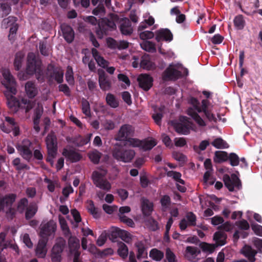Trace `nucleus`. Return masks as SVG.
Returning <instances> with one entry per match:
<instances>
[{"mask_svg": "<svg viewBox=\"0 0 262 262\" xmlns=\"http://www.w3.org/2000/svg\"><path fill=\"white\" fill-rule=\"evenodd\" d=\"M118 254L123 259L126 258L127 257L128 254V247L124 243L122 242H118Z\"/></svg>", "mask_w": 262, "mask_h": 262, "instance_id": "nucleus-36", "label": "nucleus"}, {"mask_svg": "<svg viewBox=\"0 0 262 262\" xmlns=\"http://www.w3.org/2000/svg\"><path fill=\"white\" fill-rule=\"evenodd\" d=\"M24 55L20 53H16L14 61L15 69L17 71L20 70L21 67Z\"/></svg>", "mask_w": 262, "mask_h": 262, "instance_id": "nucleus-54", "label": "nucleus"}, {"mask_svg": "<svg viewBox=\"0 0 262 262\" xmlns=\"http://www.w3.org/2000/svg\"><path fill=\"white\" fill-rule=\"evenodd\" d=\"M66 246V241L61 239L58 241L53 247L51 258L52 262H61V254Z\"/></svg>", "mask_w": 262, "mask_h": 262, "instance_id": "nucleus-11", "label": "nucleus"}, {"mask_svg": "<svg viewBox=\"0 0 262 262\" xmlns=\"http://www.w3.org/2000/svg\"><path fill=\"white\" fill-rule=\"evenodd\" d=\"M57 225L53 220H50L47 222L43 221L41 223L39 229V236L42 239H47L49 241L50 236H54L56 230Z\"/></svg>", "mask_w": 262, "mask_h": 262, "instance_id": "nucleus-7", "label": "nucleus"}, {"mask_svg": "<svg viewBox=\"0 0 262 262\" xmlns=\"http://www.w3.org/2000/svg\"><path fill=\"white\" fill-rule=\"evenodd\" d=\"M141 210L144 216H149L154 210V204L147 199H142Z\"/></svg>", "mask_w": 262, "mask_h": 262, "instance_id": "nucleus-21", "label": "nucleus"}, {"mask_svg": "<svg viewBox=\"0 0 262 262\" xmlns=\"http://www.w3.org/2000/svg\"><path fill=\"white\" fill-rule=\"evenodd\" d=\"M200 247L203 252L209 253H213L217 247L215 244H210L205 242L201 243Z\"/></svg>", "mask_w": 262, "mask_h": 262, "instance_id": "nucleus-43", "label": "nucleus"}, {"mask_svg": "<svg viewBox=\"0 0 262 262\" xmlns=\"http://www.w3.org/2000/svg\"><path fill=\"white\" fill-rule=\"evenodd\" d=\"M39 51L40 53L45 56H48L50 54L49 49L47 47V42L44 41H40L39 42Z\"/></svg>", "mask_w": 262, "mask_h": 262, "instance_id": "nucleus-59", "label": "nucleus"}, {"mask_svg": "<svg viewBox=\"0 0 262 262\" xmlns=\"http://www.w3.org/2000/svg\"><path fill=\"white\" fill-rule=\"evenodd\" d=\"M48 242L47 239L40 238L36 248V254L39 258H44L47 253V245Z\"/></svg>", "mask_w": 262, "mask_h": 262, "instance_id": "nucleus-22", "label": "nucleus"}, {"mask_svg": "<svg viewBox=\"0 0 262 262\" xmlns=\"http://www.w3.org/2000/svg\"><path fill=\"white\" fill-rule=\"evenodd\" d=\"M135 247L137 248V258L140 259L143 257V255L146 250L144 243L142 241H138L135 244Z\"/></svg>", "mask_w": 262, "mask_h": 262, "instance_id": "nucleus-44", "label": "nucleus"}, {"mask_svg": "<svg viewBox=\"0 0 262 262\" xmlns=\"http://www.w3.org/2000/svg\"><path fill=\"white\" fill-rule=\"evenodd\" d=\"M185 252V257L189 260H192L201 253L197 247L192 246H187Z\"/></svg>", "mask_w": 262, "mask_h": 262, "instance_id": "nucleus-31", "label": "nucleus"}, {"mask_svg": "<svg viewBox=\"0 0 262 262\" xmlns=\"http://www.w3.org/2000/svg\"><path fill=\"white\" fill-rule=\"evenodd\" d=\"M41 64V61L36 58L34 53H29L27 56V74L30 75L36 74V79L39 80L40 76L42 75Z\"/></svg>", "mask_w": 262, "mask_h": 262, "instance_id": "nucleus-3", "label": "nucleus"}, {"mask_svg": "<svg viewBox=\"0 0 262 262\" xmlns=\"http://www.w3.org/2000/svg\"><path fill=\"white\" fill-rule=\"evenodd\" d=\"M211 145L217 149H226L229 147V144L222 138L215 139L211 143Z\"/></svg>", "mask_w": 262, "mask_h": 262, "instance_id": "nucleus-35", "label": "nucleus"}, {"mask_svg": "<svg viewBox=\"0 0 262 262\" xmlns=\"http://www.w3.org/2000/svg\"><path fill=\"white\" fill-rule=\"evenodd\" d=\"M102 154L97 149H94L89 152L88 157L90 160L95 164H98L101 158Z\"/></svg>", "mask_w": 262, "mask_h": 262, "instance_id": "nucleus-38", "label": "nucleus"}, {"mask_svg": "<svg viewBox=\"0 0 262 262\" xmlns=\"http://www.w3.org/2000/svg\"><path fill=\"white\" fill-rule=\"evenodd\" d=\"M7 104L10 111L13 113L17 112L19 108H23L21 101H19L13 96L7 98Z\"/></svg>", "mask_w": 262, "mask_h": 262, "instance_id": "nucleus-26", "label": "nucleus"}, {"mask_svg": "<svg viewBox=\"0 0 262 262\" xmlns=\"http://www.w3.org/2000/svg\"><path fill=\"white\" fill-rule=\"evenodd\" d=\"M149 256L156 261H161L164 256V252L156 248L152 249L149 252Z\"/></svg>", "mask_w": 262, "mask_h": 262, "instance_id": "nucleus-37", "label": "nucleus"}, {"mask_svg": "<svg viewBox=\"0 0 262 262\" xmlns=\"http://www.w3.org/2000/svg\"><path fill=\"white\" fill-rule=\"evenodd\" d=\"M241 253L247 257L249 262L256 261L255 256L257 252L253 249L251 246L245 245L241 250Z\"/></svg>", "mask_w": 262, "mask_h": 262, "instance_id": "nucleus-19", "label": "nucleus"}, {"mask_svg": "<svg viewBox=\"0 0 262 262\" xmlns=\"http://www.w3.org/2000/svg\"><path fill=\"white\" fill-rule=\"evenodd\" d=\"M60 70L59 68H56L54 65L49 64L47 67V72L49 77L50 78H53Z\"/></svg>", "mask_w": 262, "mask_h": 262, "instance_id": "nucleus-60", "label": "nucleus"}, {"mask_svg": "<svg viewBox=\"0 0 262 262\" xmlns=\"http://www.w3.org/2000/svg\"><path fill=\"white\" fill-rule=\"evenodd\" d=\"M17 19L16 17L10 16L7 18H4L2 21V26L4 27L7 28L8 27L13 26V25H14L15 24H17L16 23Z\"/></svg>", "mask_w": 262, "mask_h": 262, "instance_id": "nucleus-48", "label": "nucleus"}, {"mask_svg": "<svg viewBox=\"0 0 262 262\" xmlns=\"http://www.w3.org/2000/svg\"><path fill=\"white\" fill-rule=\"evenodd\" d=\"M134 129L132 125L124 124L120 127L116 137L118 141H127V138L134 133Z\"/></svg>", "mask_w": 262, "mask_h": 262, "instance_id": "nucleus-15", "label": "nucleus"}, {"mask_svg": "<svg viewBox=\"0 0 262 262\" xmlns=\"http://www.w3.org/2000/svg\"><path fill=\"white\" fill-rule=\"evenodd\" d=\"M98 82L100 89L103 91H108L112 88L110 78L102 70L98 71Z\"/></svg>", "mask_w": 262, "mask_h": 262, "instance_id": "nucleus-13", "label": "nucleus"}, {"mask_svg": "<svg viewBox=\"0 0 262 262\" xmlns=\"http://www.w3.org/2000/svg\"><path fill=\"white\" fill-rule=\"evenodd\" d=\"M182 76L181 72L174 69L171 65L166 69L162 75L164 81L176 80Z\"/></svg>", "mask_w": 262, "mask_h": 262, "instance_id": "nucleus-12", "label": "nucleus"}, {"mask_svg": "<svg viewBox=\"0 0 262 262\" xmlns=\"http://www.w3.org/2000/svg\"><path fill=\"white\" fill-rule=\"evenodd\" d=\"M38 210V206L36 203L31 202L26 208L25 212V219L30 220L34 217Z\"/></svg>", "mask_w": 262, "mask_h": 262, "instance_id": "nucleus-29", "label": "nucleus"}, {"mask_svg": "<svg viewBox=\"0 0 262 262\" xmlns=\"http://www.w3.org/2000/svg\"><path fill=\"white\" fill-rule=\"evenodd\" d=\"M157 145V142L155 139L151 140H143L142 141L141 149L144 151L151 150L154 147Z\"/></svg>", "mask_w": 262, "mask_h": 262, "instance_id": "nucleus-40", "label": "nucleus"}, {"mask_svg": "<svg viewBox=\"0 0 262 262\" xmlns=\"http://www.w3.org/2000/svg\"><path fill=\"white\" fill-rule=\"evenodd\" d=\"M120 232V238L126 243H130L132 241V235L127 231L122 230Z\"/></svg>", "mask_w": 262, "mask_h": 262, "instance_id": "nucleus-58", "label": "nucleus"}, {"mask_svg": "<svg viewBox=\"0 0 262 262\" xmlns=\"http://www.w3.org/2000/svg\"><path fill=\"white\" fill-rule=\"evenodd\" d=\"M16 199V195L14 193H9L0 198V212L4 210L5 206L13 204Z\"/></svg>", "mask_w": 262, "mask_h": 262, "instance_id": "nucleus-24", "label": "nucleus"}, {"mask_svg": "<svg viewBox=\"0 0 262 262\" xmlns=\"http://www.w3.org/2000/svg\"><path fill=\"white\" fill-rule=\"evenodd\" d=\"M93 6H97L95 9H93L92 13L94 15H98L99 14H103L105 13V9L104 8V0H90Z\"/></svg>", "mask_w": 262, "mask_h": 262, "instance_id": "nucleus-27", "label": "nucleus"}, {"mask_svg": "<svg viewBox=\"0 0 262 262\" xmlns=\"http://www.w3.org/2000/svg\"><path fill=\"white\" fill-rule=\"evenodd\" d=\"M48 150V156L46 161L52 166L54 164V159L57 154V139L55 136L48 135L46 140Z\"/></svg>", "mask_w": 262, "mask_h": 262, "instance_id": "nucleus-5", "label": "nucleus"}, {"mask_svg": "<svg viewBox=\"0 0 262 262\" xmlns=\"http://www.w3.org/2000/svg\"><path fill=\"white\" fill-rule=\"evenodd\" d=\"M134 150L126 148L120 144H116L112 150L113 157L118 161L124 163L130 162L134 158Z\"/></svg>", "mask_w": 262, "mask_h": 262, "instance_id": "nucleus-2", "label": "nucleus"}, {"mask_svg": "<svg viewBox=\"0 0 262 262\" xmlns=\"http://www.w3.org/2000/svg\"><path fill=\"white\" fill-rule=\"evenodd\" d=\"M227 235L223 232L217 231L213 235V240L215 242V245L222 246L226 244Z\"/></svg>", "mask_w": 262, "mask_h": 262, "instance_id": "nucleus-30", "label": "nucleus"}, {"mask_svg": "<svg viewBox=\"0 0 262 262\" xmlns=\"http://www.w3.org/2000/svg\"><path fill=\"white\" fill-rule=\"evenodd\" d=\"M235 225L241 230H248L250 228L249 224L244 219L236 222Z\"/></svg>", "mask_w": 262, "mask_h": 262, "instance_id": "nucleus-62", "label": "nucleus"}, {"mask_svg": "<svg viewBox=\"0 0 262 262\" xmlns=\"http://www.w3.org/2000/svg\"><path fill=\"white\" fill-rule=\"evenodd\" d=\"M196 221V215L192 212H188L186 215V219H182L180 222L179 226L180 229L184 230L188 226H195Z\"/></svg>", "mask_w": 262, "mask_h": 262, "instance_id": "nucleus-14", "label": "nucleus"}, {"mask_svg": "<svg viewBox=\"0 0 262 262\" xmlns=\"http://www.w3.org/2000/svg\"><path fill=\"white\" fill-rule=\"evenodd\" d=\"M228 161L232 166H236L239 164V158L235 153L231 152L228 155Z\"/></svg>", "mask_w": 262, "mask_h": 262, "instance_id": "nucleus-51", "label": "nucleus"}, {"mask_svg": "<svg viewBox=\"0 0 262 262\" xmlns=\"http://www.w3.org/2000/svg\"><path fill=\"white\" fill-rule=\"evenodd\" d=\"M164 106L159 108V112H155L152 115V117L156 123L158 125H161L162 118H163V111Z\"/></svg>", "mask_w": 262, "mask_h": 262, "instance_id": "nucleus-55", "label": "nucleus"}, {"mask_svg": "<svg viewBox=\"0 0 262 262\" xmlns=\"http://www.w3.org/2000/svg\"><path fill=\"white\" fill-rule=\"evenodd\" d=\"M167 176L169 177H172L176 182L181 184H185V181L181 178L182 174L179 172L172 170L169 171L167 172Z\"/></svg>", "mask_w": 262, "mask_h": 262, "instance_id": "nucleus-47", "label": "nucleus"}, {"mask_svg": "<svg viewBox=\"0 0 262 262\" xmlns=\"http://www.w3.org/2000/svg\"><path fill=\"white\" fill-rule=\"evenodd\" d=\"M119 20L117 14L112 13L109 18H102L97 20L93 16H89L86 18V21L90 24L96 26V34L99 39H102L104 35H106L109 31L116 28V21Z\"/></svg>", "mask_w": 262, "mask_h": 262, "instance_id": "nucleus-1", "label": "nucleus"}, {"mask_svg": "<svg viewBox=\"0 0 262 262\" xmlns=\"http://www.w3.org/2000/svg\"><path fill=\"white\" fill-rule=\"evenodd\" d=\"M89 205L87 206L88 212L91 214L95 219H99L100 217V213L98 209L95 207L94 202L92 200L88 201Z\"/></svg>", "mask_w": 262, "mask_h": 262, "instance_id": "nucleus-39", "label": "nucleus"}, {"mask_svg": "<svg viewBox=\"0 0 262 262\" xmlns=\"http://www.w3.org/2000/svg\"><path fill=\"white\" fill-rule=\"evenodd\" d=\"M5 121L9 124L8 126L13 130L14 136H18L19 134V128L14 119L7 116L5 117Z\"/></svg>", "mask_w": 262, "mask_h": 262, "instance_id": "nucleus-33", "label": "nucleus"}, {"mask_svg": "<svg viewBox=\"0 0 262 262\" xmlns=\"http://www.w3.org/2000/svg\"><path fill=\"white\" fill-rule=\"evenodd\" d=\"M233 23L235 27L238 30H242L246 25L245 20L242 15H238L236 16L233 20Z\"/></svg>", "mask_w": 262, "mask_h": 262, "instance_id": "nucleus-41", "label": "nucleus"}, {"mask_svg": "<svg viewBox=\"0 0 262 262\" xmlns=\"http://www.w3.org/2000/svg\"><path fill=\"white\" fill-rule=\"evenodd\" d=\"M62 155L71 162H76L80 160L81 156L78 152L73 149L63 148Z\"/></svg>", "mask_w": 262, "mask_h": 262, "instance_id": "nucleus-25", "label": "nucleus"}, {"mask_svg": "<svg viewBox=\"0 0 262 262\" xmlns=\"http://www.w3.org/2000/svg\"><path fill=\"white\" fill-rule=\"evenodd\" d=\"M228 154L225 151L218 150L214 152V161L216 163H221L228 161Z\"/></svg>", "mask_w": 262, "mask_h": 262, "instance_id": "nucleus-32", "label": "nucleus"}, {"mask_svg": "<svg viewBox=\"0 0 262 262\" xmlns=\"http://www.w3.org/2000/svg\"><path fill=\"white\" fill-rule=\"evenodd\" d=\"M0 8V17L2 18L7 16L11 11V7L7 3L1 4Z\"/></svg>", "mask_w": 262, "mask_h": 262, "instance_id": "nucleus-49", "label": "nucleus"}, {"mask_svg": "<svg viewBox=\"0 0 262 262\" xmlns=\"http://www.w3.org/2000/svg\"><path fill=\"white\" fill-rule=\"evenodd\" d=\"M21 105L23 108L25 109L26 113H28L34 106V102L26 98L21 99Z\"/></svg>", "mask_w": 262, "mask_h": 262, "instance_id": "nucleus-52", "label": "nucleus"}, {"mask_svg": "<svg viewBox=\"0 0 262 262\" xmlns=\"http://www.w3.org/2000/svg\"><path fill=\"white\" fill-rule=\"evenodd\" d=\"M13 204L8 206H5V208H8V210L6 212V215L8 219L13 220L16 214V210L15 208L12 207Z\"/></svg>", "mask_w": 262, "mask_h": 262, "instance_id": "nucleus-61", "label": "nucleus"}, {"mask_svg": "<svg viewBox=\"0 0 262 262\" xmlns=\"http://www.w3.org/2000/svg\"><path fill=\"white\" fill-rule=\"evenodd\" d=\"M121 229L119 228H115L113 229L110 234L108 235L109 238L113 242H117V239L118 237H120V232Z\"/></svg>", "mask_w": 262, "mask_h": 262, "instance_id": "nucleus-57", "label": "nucleus"}, {"mask_svg": "<svg viewBox=\"0 0 262 262\" xmlns=\"http://www.w3.org/2000/svg\"><path fill=\"white\" fill-rule=\"evenodd\" d=\"M141 47L144 50L153 53L156 51L155 44L150 41L144 40L140 43Z\"/></svg>", "mask_w": 262, "mask_h": 262, "instance_id": "nucleus-42", "label": "nucleus"}, {"mask_svg": "<svg viewBox=\"0 0 262 262\" xmlns=\"http://www.w3.org/2000/svg\"><path fill=\"white\" fill-rule=\"evenodd\" d=\"M190 103L193 105V108L189 107L187 110V114L191 117L195 122L200 126H206V123L204 120L200 117L196 112L198 111L200 105L199 100L194 97L191 98Z\"/></svg>", "mask_w": 262, "mask_h": 262, "instance_id": "nucleus-9", "label": "nucleus"}, {"mask_svg": "<svg viewBox=\"0 0 262 262\" xmlns=\"http://www.w3.org/2000/svg\"><path fill=\"white\" fill-rule=\"evenodd\" d=\"M81 108L82 113L86 116L90 117L91 110L89 102L85 98L81 99Z\"/></svg>", "mask_w": 262, "mask_h": 262, "instance_id": "nucleus-46", "label": "nucleus"}, {"mask_svg": "<svg viewBox=\"0 0 262 262\" xmlns=\"http://www.w3.org/2000/svg\"><path fill=\"white\" fill-rule=\"evenodd\" d=\"M165 262L167 260L168 262H177L178 260L175 254L169 248H167L165 250Z\"/></svg>", "mask_w": 262, "mask_h": 262, "instance_id": "nucleus-50", "label": "nucleus"}, {"mask_svg": "<svg viewBox=\"0 0 262 262\" xmlns=\"http://www.w3.org/2000/svg\"><path fill=\"white\" fill-rule=\"evenodd\" d=\"M62 36L68 43H71L74 39L75 33L73 28L69 25L63 23L60 25Z\"/></svg>", "mask_w": 262, "mask_h": 262, "instance_id": "nucleus-17", "label": "nucleus"}, {"mask_svg": "<svg viewBox=\"0 0 262 262\" xmlns=\"http://www.w3.org/2000/svg\"><path fill=\"white\" fill-rule=\"evenodd\" d=\"M106 173V170H104L103 172L94 171L92 173V179L96 187L106 191H108L111 189V184L107 180L103 178Z\"/></svg>", "mask_w": 262, "mask_h": 262, "instance_id": "nucleus-8", "label": "nucleus"}, {"mask_svg": "<svg viewBox=\"0 0 262 262\" xmlns=\"http://www.w3.org/2000/svg\"><path fill=\"white\" fill-rule=\"evenodd\" d=\"M106 104L112 108H117L119 105V102L115 96L111 93H108L105 98Z\"/></svg>", "mask_w": 262, "mask_h": 262, "instance_id": "nucleus-34", "label": "nucleus"}, {"mask_svg": "<svg viewBox=\"0 0 262 262\" xmlns=\"http://www.w3.org/2000/svg\"><path fill=\"white\" fill-rule=\"evenodd\" d=\"M66 79L70 85H73L74 83V79L72 69L68 67V70L66 73Z\"/></svg>", "mask_w": 262, "mask_h": 262, "instance_id": "nucleus-63", "label": "nucleus"}, {"mask_svg": "<svg viewBox=\"0 0 262 262\" xmlns=\"http://www.w3.org/2000/svg\"><path fill=\"white\" fill-rule=\"evenodd\" d=\"M19 155L28 162H30L33 157L32 143L28 139H24L21 143L16 145Z\"/></svg>", "mask_w": 262, "mask_h": 262, "instance_id": "nucleus-6", "label": "nucleus"}, {"mask_svg": "<svg viewBox=\"0 0 262 262\" xmlns=\"http://www.w3.org/2000/svg\"><path fill=\"white\" fill-rule=\"evenodd\" d=\"M18 25L15 24L11 26L9 31V34L8 35L9 40L13 41L15 39V35L18 30Z\"/></svg>", "mask_w": 262, "mask_h": 262, "instance_id": "nucleus-64", "label": "nucleus"}, {"mask_svg": "<svg viewBox=\"0 0 262 262\" xmlns=\"http://www.w3.org/2000/svg\"><path fill=\"white\" fill-rule=\"evenodd\" d=\"M223 181L225 186L230 191H233L234 187H236L238 189L242 188L241 181L235 173H232L231 177L227 174H224Z\"/></svg>", "mask_w": 262, "mask_h": 262, "instance_id": "nucleus-10", "label": "nucleus"}, {"mask_svg": "<svg viewBox=\"0 0 262 262\" xmlns=\"http://www.w3.org/2000/svg\"><path fill=\"white\" fill-rule=\"evenodd\" d=\"M120 30L121 33L124 35H130L132 34L133 30L130 20L127 18H123L120 21Z\"/></svg>", "mask_w": 262, "mask_h": 262, "instance_id": "nucleus-23", "label": "nucleus"}, {"mask_svg": "<svg viewBox=\"0 0 262 262\" xmlns=\"http://www.w3.org/2000/svg\"><path fill=\"white\" fill-rule=\"evenodd\" d=\"M139 86L145 91H148L152 86L153 78L146 74H142L137 78Z\"/></svg>", "mask_w": 262, "mask_h": 262, "instance_id": "nucleus-16", "label": "nucleus"}, {"mask_svg": "<svg viewBox=\"0 0 262 262\" xmlns=\"http://www.w3.org/2000/svg\"><path fill=\"white\" fill-rule=\"evenodd\" d=\"M140 67L143 69L150 70L155 68V65L152 62L148 54H144L141 57L140 61Z\"/></svg>", "mask_w": 262, "mask_h": 262, "instance_id": "nucleus-28", "label": "nucleus"}, {"mask_svg": "<svg viewBox=\"0 0 262 262\" xmlns=\"http://www.w3.org/2000/svg\"><path fill=\"white\" fill-rule=\"evenodd\" d=\"M155 39L157 42L162 40L170 42L173 39V35L168 29H161L156 32Z\"/></svg>", "mask_w": 262, "mask_h": 262, "instance_id": "nucleus-18", "label": "nucleus"}, {"mask_svg": "<svg viewBox=\"0 0 262 262\" xmlns=\"http://www.w3.org/2000/svg\"><path fill=\"white\" fill-rule=\"evenodd\" d=\"M25 92L30 99L34 98L38 93V88L32 81H27L25 85Z\"/></svg>", "mask_w": 262, "mask_h": 262, "instance_id": "nucleus-20", "label": "nucleus"}, {"mask_svg": "<svg viewBox=\"0 0 262 262\" xmlns=\"http://www.w3.org/2000/svg\"><path fill=\"white\" fill-rule=\"evenodd\" d=\"M171 124L177 133L181 135H188L190 133L193 123L187 117L181 116L179 121L176 120L171 121Z\"/></svg>", "mask_w": 262, "mask_h": 262, "instance_id": "nucleus-4", "label": "nucleus"}, {"mask_svg": "<svg viewBox=\"0 0 262 262\" xmlns=\"http://www.w3.org/2000/svg\"><path fill=\"white\" fill-rule=\"evenodd\" d=\"M28 200L27 198L21 199L17 203V209L20 213H23L28 206Z\"/></svg>", "mask_w": 262, "mask_h": 262, "instance_id": "nucleus-53", "label": "nucleus"}, {"mask_svg": "<svg viewBox=\"0 0 262 262\" xmlns=\"http://www.w3.org/2000/svg\"><path fill=\"white\" fill-rule=\"evenodd\" d=\"M171 199L168 195H163L160 199V203L162 210L166 211L171 205Z\"/></svg>", "mask_w": 262, "mask_h": 262, "instance_id": "nucleus-45", "label": "nucleus"}, {"mask_svg": "<svg viewBox=\"0 0 262 262\" xmlns=\"http://www.w3.org/2000/svg\"><path fill=\"white\" fill-rule=\"evenodd\" d=\"M147 224L149 229L152 231H157L159 229L158 222L152 217H150L148 219Z\"/></svg>", "mask_w": 262, "mask_h": 262, "instance_id": "nucleus-56", "label": "nucleus"}]
</instances>
